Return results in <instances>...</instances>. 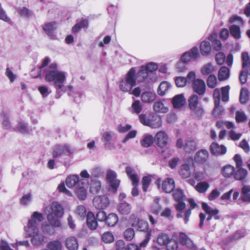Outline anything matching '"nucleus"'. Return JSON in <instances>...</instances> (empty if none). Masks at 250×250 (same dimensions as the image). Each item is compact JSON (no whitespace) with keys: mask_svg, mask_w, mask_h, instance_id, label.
<instances>
[{"mask_svg":"<svg viewBox=\"0 0 250 250\" xmlns=\"http://www.w3.org/2000/svg\"><path fill=\"white\" fill-rule=\"evenodd\" d=\"M43 220L42 214L35 211L31 215L27 226L24 227L27 235L31 238V243L34 246H40L44 243L45 237L40 232L38 228L39 223Z\"/></svg>","mask_w":250,"mask_h":250,"instance_id":"f257e3e1","label":"nucleus"},{"mask_svg":"<svg viewBox=\"0 0 250 250\" xmlns=\"http://www.w3.org/2000/svg\"><path fill=\"white\" fill-rule=\"evenodd\" d=\"M66 78V73L58 70L56 63H51L46 70L45 80L47 82L53 83L56 89V98H60L64 91V83Z\"/></svg>","mask_w":250,"mask_h":250,"instance_id":"f03ea898","label":"nucleus"},{"mask_svg":"<svg viewBox=\"0 0 250 250\" xmlns=\"http://www.w3.org/2000/svg\"><path fill=\"white\" fill-rule=\"evenodd\" d=\"M47 214L48 222L54 227H60L61 225L59 218L62 217L64 213V210L61 204L57 202H53L45 209Z\"/></svg>","mask_w":250,"mask_h":250,"instance_id":"7ed1b4c3","label":"nucleus"},{"mask_svg":"<svg viewBox=\"0 0 250 250\" xmlns=\"http://www.w3.org/2000/svg\"><path fill=\"white\" fill-rule=\"evenodd\" d=\"M188 83H192V88L194 91L199 95H203L205 93L206 86L204 81L200 79H196V74L194 71L189 72L187 75Z\"/></svg>","mask_w":250,"mask_h":250,"instance_id":"20e7f679","label":"nucleus"},{"mask_svg":"<svg viewBox=\"0 0 250 250\" xmlns=\"http://www.w3.org/2000/svg\"><path fill=\"white\" fill-rule=\"evenodd\" d=\"M202 207L204 210L206 212L207 214L208 215V216L206 218V214L200 213L199 214L200 218V223L199 227L200 228H202L204 225V221L205 219L206 218V221L208 222H209V221L211 219V218L213 217L215 220L220 219V216L218 215L219 210L216 208H212L210 207L208 204L206 203H203L202 204Z\"/></svg>","mask_w":250,"mask_h":250,"instance_id":"39448f33","label":"nucleus"},{"mask_svg":"<svg viewBox=\"0 0 250 250\" xmlns=\"http://www.w3.org/2000/svg\"><path fill=\"white\" fill-rule=\"evenodd\" d=\"M135 73V69L134 68H131L127 73L125 79L120 82V87L123 91L129 92L135 86L136 83Z\"/></svg>","mask_w":250,"mask_h":250,"instance_id":"423d86ee","label":"nucleus"},{"mask_svg":"<svg viewBox=\"0 0 250 250\" xmlns=\"http://www.w3.org/2000/svg\"><path fill=\"white\" fill-rule=\"evenodd\" d=\"M156 242L160 246H166L167 250H177V243L170 239L166 233H159L157 237Z\"/></svg>","mask_w":250,"mask_h":250,"instance_id":"0eeeda50","label":"nucleus"},{"mask_svg":"<svg viewBox=\"0 0 250 250\" xmlns=\"http://www.w3.org/2000/svg\"><path fill=\"white\" fill-rule=\"evenodd\" d=\"M173 197L176 202L175 208L177 211L176 216L177 218L183 217V210L185 209L186 205L184 202V195L182 190L176 189L173 193Z\"/></svg>","mask_w":250,"mask_h":250,"instance_id":"6e6552de","label":"nucleus"},{"mask_svg":"<svg viewBox=\"0 0 250 250\" xmlns=\"http://www.w3.org/2000/svg\"><path fill=\"white\" fill-rule=\"evenodd\" d=\"M199 97L196 94L192 95L188 99L190 109L198 117H201L204 112L202 107L198 105Z\"/></svg>","mask_w":250,"mask_h":250,"instance_id":"1a4fd4ad","label":"nucleus"},{"mask_svg":"<svg viewBox=\"0 0 250 250\" xmlns=\"http://www.w3.org/2000/svg\"><path fill=\"white\" fill-rule=\"evenodd\" d=\"M126 172L127 176L131 180L132 185L134 186L131 191V194L133 196H136L139 194V190L136 187L138 185L139 178L135 170L130 167H127L126 168Z\"/></svg>","mask_w":250,"mask_h":250,"instance_id":"9d476101","label":"nucleus"},{"mask_svg":"<svg viewBox=\"0 0 250 250\" xmlns=\"http://www.w3.org/2000/svg\"><path fill=\"white\" fill-rule=\"evenodd\" d=\"M94 206L99 209H103L106 208L109 204L108 198L105 195L95 197L93 200Z\"/></svg>","mask_w":250,"mask_h":250,"instance_id":"9b49d317","label":"nucleus"},{"mask_svg":"<svg viewBox=\"0 0 250 250\" xmlns=\"http://www.w3.org/2000/svg\"><path fill=\"white\" fill-rule=\"evenodd\" d=\"M116 173L112 170H109L107 171L106 178L108 181L111 187L114 190V192H116L118 187L120 181L116 179Z\"/></svg>","mask_w":250,"mask_h":250,"instance_id":"f8f14e48","label":"nucleus"},{"mask_svg":"<svg viewBox=\"0 0 250 250\" xmlns=\"http://www.w3.org/2000/svg\"><path fill=\"white\" fill-rule=\"evenodd\" d=\"M10 111L3 108L0 113V118L2 127L6 129L11 128L12 125L9 120Z\"/></svg>","mask_w":250,"mask_h":250,"instance_id":"ddd939ff","label":"nucleus"},{"mask_svg":"<svg viewBox=\"0 0 250 250\" xmlns=\"http://www.w3.org/2000/svg\"><path fill=\"white\" fill-rule=\"evenodd\" d=\"M177 148L184 149L187 153H190L197 148L195 142H177Z\"/></svg>","mask_w":250,"mask_h":250,"instance_id":"4468645a","label":"nucleus"},{"mask_svg":"<svg viewBox=\"0 0 250 250\" xmlns=\"http://www.w3.org/2000/svg\"><path fill=\"white\" fill-rule=\"evenodd\" d=\"M83 181L82 180H80L79 177L77 175H70L68 176L65 180V184L66 186L69 188L80 186V185H83Z\"/></svg>","mask_w":250,"mask_h":250,"instance_id":"2eb2a0df","label":"nucleus"},{"mask_svg":"<svg viewBox=\"0 0 250 250\" xmlns=\"http://www.w3.org/2000/svg\"><path fill=\"white\" fill-rule=\"evenodd\" d=\"M208 157V152L206 149H201L196 153L194 160L196 163L202 165L207 162Z\"/></svg>","mask_w":250,"mask_h":250,"instance_id":"dca6fc26","label":"nucleus"},{"mask_svg":"<svg viewBox=\"0 0 250 250\" xmlns=\"http://www.w3.org/2000/svg\"><path fill=\"white\" fill-rule=\"evenodd\" d=\"M64 243L68 250H77L78 249V242L75 236L67 237L65 239Z\"/></svg>","mask_w":250,"mask_h":250,"instance_id":"f3484780","label":"nucleus"},{"mask_svg":"<svg viewBox=\"0 0 250 250\" xmlns=\"http://www.w3.org/2000/svg\"><path fill=\"white\" fill-rule=\"evenodd\" d=\"M175 188V182L173 179L167 178L163 181L162 188L166 193L171 192Z\"/></svg>","mask_w":250,"mask_h":250,"instance_id":"a211bd4d","label":"nucleus"},{"mask_svg":"<svg viewBox=\"0 0 250 250\" xmlns=\"http://www.w3.org/2000/svg\"><path fill=\"white\" fill-rule=\"evenodd\" d=\"M211 152L215 155L224 154L226 153V147L222 145H219L216 142H213L210 146Z\"/></svg>","mask_w":250,"mask_h":250,"instance_id":"6ab92c4d","label":"nucleus"},{"mask_svg":"<svg viewBox=\"0 0 250 250\" xmlns=\"http://www.w3.org/2000/svg\"><path fill=\"white\" fill-rule=\"evenodd\" d=\"M73 149L68 146H65L64 147L62 146H57L55 148L54 150L53 156L54 158H57V157L61 155L64 152H66L68 154H71L73 152Z\"/></svg>","mask_w":250,"mask_h":250,"instance_id":"aec40b11","label":"nucleus"},{"mask_svg":"<svg viewBox=\"0 0 250 250\" xmlns=\"http://www.w3.org/2000/svg\"><path fill=\"white\" fill-rule=\"evenodd\" d=\"M230 76V70L226 66H222L219 70L218 78L220 81L227 80Z\"/></svg>","mask_w":250,"mask_h":250,"instance_id":"412c9836","label":"nucleus"},{"mask_svg":"<svg viewBox=\"0 0 250 250\" xmlns=\"http://www.w3.org/2000/svg\"><path fill=\"white\" fill-rule=\"evenodd\" d=\"M87 225L88 228L91 230L96 229L98 227V223L92 212H88L87 214Z\"/></svg>","mask_w":250,"mask_h":250,"instance_id":"4be33fe9","label":"nucleus"},{"mask_svg":"<svg viewBox=\"0 0 250 250\" xmlns=\"http://www.w3.org/2000/svg\"><path fill=\"white\" fill-rule=\"evenodd\" d=\"M101 188V183L97 179L92 180L89 184V191L92 194L98 193Z\"/></svg>","mask_w":250,"mask_h":250,"instance_id":"5701e85b","label":"nucleus"},{"mask_svg":"<svg viewBox=\"0 0 250 250\" xmlns=\"http://www.w3.org/2000/svg\"><path fill=\"white\" fill-rule=\"evenodd\" d=\"M200 49L202 55L208 56L211 50L210 42L207 41H203L200 44Z\"/></svg>","mask_w":250,"mask_h":250,"instance_id":"b1692460","label":"nucleus"},{"mask_svg":"<svg viewBox=\"0 0 250 250\" xmlns=\"http://www.w3.org/2000/svg\"><path fill=\"white\" fill-rule=\"evenodd\" d=\"M150 76L148 72H146L145 66H142L137 74L136 79L138 82L147 81Z\"/></svg>","mask_w":250,"mask_h":250,"instance_id":"393cba45","label":"nucleus"},{"mask_svg":"<svg viewBox=\"0 0 250 250\" xmlns=\"http://www.w3.org/2000/svg\"><path fill=\"white\" fill-rule=\"evenodd\" d=\"M148 126L152 128H159L162 125V119L159 116H153L148 122Z\"/></svg>","mask_w":250,"mask_h":250,"instance_id":"a878e982","label":"nucleus"},{"mask_svg":"<svg viewBox=\"0 0 250 250\" xmlns=\"http://www.w3.org/2000/svg\"><path fill=\"white\" fill-rule=\"evenodd\" d=\"M153 109L156 112L166 113L168 110V107L161 101H156L153 104Z\"/></svg>","mask_w":250,"mask_h":250,"instance_id":"bb28decb","label":"nucleus"},{"mask_svg":"<svg viewBox=\"0 0 250 250\" xmlns=\"http://www.w3.org/2000/svg\"><path fill=\"white\" fill-rule=\"evenodd\" d=\"M14 129L23 134H29L31 132V129L28 127L27 124L23 121L19 122Z\"/></svg>","mask_w":250,"mask_h":250,"instance_id":"cd10ccee","label":"nucleus"},{"mask_svg":"<svg viewBox=\"0 0 250 250\" xmlns=\"http://www.w3.org/2000/svg\"><path fill=\"white\" fill-rule=\"evenodd\" d=\"M188 202L190 204V208L186 210L185 212L184 215H183L184 221L185 223H187L189 221V216L191 213V209L194 208L197 206V204H196V203L195 202L194 200L193 199H188Z\"/></svg>","mask_w":250,"mask_h":250,"instance_id":"c85d7f7f","label":"nucleus"},{"mask_svg":"<svg viewBox=\"0 0 250 250\" xmlns=\"http://www.w3.org/2000/svg\"><path fill=\"white\" fill-rule=\"evenodd\" d=\"M179 240L182 244L186 245L188 247H194L192 241L183 232L179 233Z\"/></svg>","mask_w":250,"mask_h":250,"instance_id":"c756f323","label":"nucleus"},{"mask_svg":"<svg viewBox=\"0 0 250 250\" xmlns=\"http://www.w3.org/2000/svg\"><path fill=\"white\" fill-rule=\"evenodd\" d=\"M185 99L183 94L176 95L172 100V104L174 108H180L184 105Z\"/></svg>","mask_w":250,"mask_h":250,"instance_id":"7c9ffc66","label":"nucleus"},{"mask_svg":"<svg viewBox=\"0 0 250 250\" xmlns=\"http://www.w3.org/2000/svg\"><path fill=\"white\" fill-rule=\"evenodd\" d=\"M248 171L243 168H237L234 174V178L236 180L243 181L247 176Z\"/></svg>","mask_w":250,"mask_h":250,"instance_id":"2f4dec72","label":"nucleus"},{"mask_svg":"<svg viewBox=\"0 0 250 250\" xmlns=\"http://www.w3.org/2000/svg\"><path fill=\"white\" fill-rule=\"evenodd\" d=\"M75 193L79 199L84 200L87 197V191L83 185L78 186L75 189Z\"/></svg>","mask_w":250,"mask_h":250,"instance_id":"473e14b6","label":"nucleus"},{"mask_svg":"<svg viewBox=\"0 0 250 250\" xmlns=\"http://www.w3.org/2000/svg\"><path fill=\"white\" fill-rule=\"evenodd\" d=\"M215 70L212 63L209 62L203 66L201 69V73L203 75H207L214 72Z\"/></svg>","mask_w":250,"mask_h":250,"instance_id":"72a5a7b5","label":"nucleus"},{"mask_svg":"<svg viewBox=\"0 0 250 250\" xmlns=\"http://www.w3.org/2000/svg\"><path fill=\"white\" fill-rule=\"evenodd\" d=\"M47 247L50 250H62V248L61 242L58 240L50 241Z\"/></svg>","mask_w":250,"mask_h":250,"instance_id":"f704fd0d","label":"nucleus"},{"mask_svg":"<svg viewBox=\"0 0 250 250\" xmlns=\"http://www.w3.org/2000/svg\"><path fill=\"white\" fill-rule=\"evenodd\" d=\"M155 94L152 92H145L141 95L142 100L145 103H150L154 101Z\"/></svg>","mask_w":250,"mask_h":250,"instance_id":"c9c22d12","label":"nucleus"},{"mask_svg":"<svg viewBox=\"0 0 250 250\" xmlns=\"http://www.w3.org/2000/svg\"><path fill=\"white\" fill-rule=\"evenodd\" d=\"M118 211L122 214H128L131 210L130 204L127 203H121L118 208Z\"/></svg>","mask_w":250,"mask_h":250,"instance_id":"e433bc0d","label":"nucleus"},{"mask_svg":"<svg viewBox=\"0 0 250 250\" xmlns=\"http://www.w3.org/2000/svg\"><path fill=\"white\" fill-rule=\"evenodd\" d=\"M216 34H211L208 37V40L212 42V46L214 49L219 51L222 48V44L220 41L216 39Z\"/></svg>","mask_w":250,"mask_h":250,"instance_id":"4c0bfd02","label":"nucleus"},{"mask_svg":"<svg viewBox=\"0 0 250 250\" xmlns=\"http://www.w3.org/2000/svg\"><path fill=\"white\" fill-rule=\"evenodd\" d=\"M136 227L139 230L143 231L144 234L148 231L152 232L151 229H149L148 223L144 220H140Z\"/></svg>","mask_w":250,"mask_h":250,"instance_id":"58836bf2","label":"nucleus"},{"mask_svg":"<svg viewBox=\"0 0 250 250\" xmlns=\"http://www.w3.org/2000/svg\"><path fill=\"white\" fill-rule=\"evenodd\" d=\"M170 83L167 82H162L158 88V93L161 96H163L165 94L167 90L170 88Z\"/></svg>","mask_w":250,"mask_h":250,"instance_id":"ea45409f","label":"nucleus"},{"mask_svg":"<svg viewBox=\"0 0 250 250\" xmlns=\"http://www.w3.org/2000/svg\"><path fill=\"white\" fill-rule=\"evenodd\" d=\"M105 222L108 226L113 227L118 222V217L114 213H110L107 216Z\"/></svg>","mask_w":250,"mask_h":250,"instance_id":"a19ab883","label":"nucleus"},{"mask_svg":"<svg viewBox=\"0 0 250 250\" xmlns=\"http://www.w3.org/2000/svg\"><path fill=\"white\" fill-rule=\"evenodd\" d=\"M179 174L184 178L189 177L191 174L189 166L187 164L183 165L180 168Z\"/></svg>","mask_w":250,"mask_h":250,"instance_id":"79ce46f5","label":"nucleus"},{"mask_svg":"<svg viewBox=\"0 0 250 250\" xmlns=\"http://www.w3.org/2000/svg\"><path fill=\"white\" fill-rule=\"evenodd\" d=\"M131 111L132 113L139 114L142 110V105L139 100L134 101L131 105Z\"/></svg>","mask_w":250,"mask_h":250,"instance_id":"37998d69","label":"nucleus"},{"mask_svg":"<svg viewBox=\"0 0 250 250\" xmlns=\"http://www.w3.org/2000/svg\"><path fill=\"white\" fill-rule=\"evenodd\" d=\"M235 168L230 166L227 165L225 166L222 170V174L225 177H229L234 174Z\"/></svg>","mask_w":250,"mask_h":250,"instance_id":"c03bdc74","label":"nucleus"},{"mask_svg":"<svg viewBox=\"0 0 250 250\" xmlns=\"http://www.w3.org/2000/svg\"><path fill=\"white\" fill-rule=\"evenodd\" d=\"M240 102L242 104H246L249 100V92L247 88L241 89L239 97Z\"/></svg>","mask_w":250,"mask_h":250,"instance_id":"a18cd8bd","label":"nucleus"},{"mask_svg":"<svg viewBox=\"0 0 250 250\" xmlns=\"http://www.w3.org/2000/svg\"><path fill=\"white\" fill-rule=\"evenodd\" d=\"M230 34L235 39H238L241 37L240 27L236 25H232L229 28Z\"/></svg>","mask_w":250,"mask_h":250,"instance_id":"49530a36","label":"nucleus"},{"mask_svg":"<svg viewBox=\"0 0 250 250\" xmlns=\"http://www.w3.org/2000/svg\"><path fill=\"white\" fill-rule=\"evenodd\" d=\"M209 184L206 182H202L198 183L195 187L196 190L200 193L205 192L209 188Z\"/></svg>","mask_w":250,"mask_h":250,"instance_id":"de8ad7c7","label":"nucleus"},{"mask_svg":"<svg viewBox=\"0 0 250 250\" xmlns=\"http://www.w3.org/2000/svg\"><path fill=\"white\" fill-rule=\"evenodd\" d=\"M207 85L208 87L213 88L217 84L216 77L214 75H210L207 80Z\"/></svg>","mask_w":250,"mask_h":250,"instance_id":"09e8293b","label":"nucleus"},{"mask_svg":"<svg viewBox=\"0 0 250 250\" xmlns=\"http://www.w3.org/2000/svg\"><path fill=\"white\" fill-rule=\"evenodd\" d=\"M56 23L54 22H49L45 24L43 27V30L46 34L50 35L56 29Z\"/></svg>","mask_w":250,"mask_h":250,"instance_id":"8fccbe9b","label":"nucleus"},{"mask_svg":"<svg viewBox=\"0 0 250 250\" xmlns=\"http://www.w3.org/2000/svg\"><path fill=\"white\" fill-rule=\"evenodd\" d=\"M135 236V231L133 229L129 228L126 229L124 232V237L127 241H131Z\"/></svg>","mask_w":250,"mask_h":250,"instance_id":"3c124183","label":"nucleus"},{"mask_svg":"<svg viewBox=\"0 0 250 250\" xmlns=\"http://www.w3.org/2000/svg\"><path fill=\"white\" fill-rule=\"evenodd\" d=\"M54 226H52L50 223L49 224H43L42 225L41 229L42 232L45 234H51L54 232V229H53Z\"/></svg>","mask_w":250,"mask_h":250,"instance_id":"603ef678","label":"nucleus"},{"mask_svg":"<svg viewBox=\"0 0 250 250\" xmlns=\"http://www.w3.org/2000/svg\"><path fill=\"white\" fill-rule=\"evenodd\" d=\"M175 84L177 87H183L186 86L187 83H188V79L183 77H177L175 79Z\"/></svg>","mask_w":250,"mask_h":250,"instance_id":"864d4df0","label":"nucleus"},{"mask_svg":"<svg viewBox=\"0 0 250 250\" xmlns=\"http://www.w3.org/2000/svg\"><path fill=\"white\" fill-rule=\"evenodd\" d=\"M190 55V57L192 60H196L200 57L199 53L198 48L196 46H194L188 51Z\"/></svg>","mask_w":250,"mask_h":250,"instance_id":"5fc2aeb1","label":"nucleus"},{"mask_svg":"<svg viewBox=\"0 0 250 250\" xmlns=\"http://www.w3.org/2000/svg\"><path fill=\"white\" fill-rule=\"evenodd\" d=\"M102 239L105 243H112L114 240L113 235L109 231L104 232L102 236Z\"/></svg>","mask_w":250,"mask_h":250,"instance_id":"6e6d98bb","label":"nucleus"},{"mask_svg":"<svg viewBox=\"0 0 250 250\" xmlns=\"http://www.w3.org/2000/svg\"><path fill=\"white\" fill-rule=\"evenodd\" d=\"M229 85L223 87L221 88L222 100L223 102H226L229 100Z\"/></svg>","mask_w":250,"mask_h":250,"instance_id":"4d7b16f0","label":"nucleus"},{"mask_svg":"<svg viewBox=\"0 0 250 250\" xmlns=\"http://www.w3.org/2000/svg\"><path fill=\"white\" fill-rule=\"evenodd\" d=\"M154 139L156 141H166L169 139V137L166 132L160 131L156 134Z\"/></svg>","mask_w":250,"mask_h":250,"instance_id":"13d9d810","label":"nucleus"},{"mask_svg":"<svg viewBox=\"0 0 250 250\" xmlns=\"http://www.w3.org/2000/svg\"><path fill=\"white\" fill-rule=\"evenodd\" d=\"M151 177L149 176H145L142 179V188L144 191L146 192L150 182Z\"/></svg>","mask_w":250,"mask_h":250,"instance_id":"bf43d9fd","label":"nucleus"},{"mask_svg":"<svg viewBox=\"0 0 250 250\" xmlns=\"http://www.w3.org/2000/svg\"><path fill=\"white\" fill-rule=\"evenodd\" d=\"M145 67L146 72H148L149 75H152V72L155 71L158 68V65L154 62H149Z\"/></svg>","mask_w":250,"mask_h":250,"instance_id":"052dcab7","label":"nucleus"},{"mask_svg":"<svg viewBox=\"0 0 250 250\" xmlns=\"http://www.w3.org/2000/svg\"><path fill=\"white\" fill-rule=\"evenodd\" d=\"M115 143L116 142H104V146L106 149L108 150L119 149L120 147Z\"/></svg>","mask_w":250,"mask_h":250,"instance_id":"680f3d73","label":"nucleus"},{"mask_svg":"<svg viewBox=\"0 0 250 250\" xmlns=\"http://www.w3.org/2000/svg\"><path fill=\"white\" fill-rule=\"evenodd\" d=\"M38 89L42 95L44 97L47 96L51 92L49 88L46 86H40Z\"/></svg>","mask_w":250,"mask_h":250,"instance_id":"e2e57ef3","label":"nucleus"},{"mask_svg":"<svg viewBox=\"0 0 250 250\" xmlns=\"http://www.w3.org/2000/svg\"><path fill=\"white\" fill-rule=\"evenodd\" d=\"M76 213L82 218L87 216L85 208L82 205H80L77 207Z\"/></svg>","mask_w":250,"mask_h":250,"instance_id":"0e129e2a","label":"nucleus"},{"mask_svg":"<svg viewBox=\"0 0 250 250\" xmlns=\"http://www.w3.org/2000/svg\"><path fill=\"white\" fill-rule=\"evenodd\" d=\"M18 12L21 16L24 17H29L32 15V12L24 7L20 8L18 9Z\"/></svg>","mask_w":250,"mask_h":250,"instance_id":"69168bd1","label":"nucleus"},{"mask_svg":"<svg viewBox=\"0 0 250 250\" xmlns=\"http://www.w3.org/2000/svg\"><path fill=\"white\" fill-rule=\"evenodd\" d=\"M235 119L237 122H242L246 120L247 117L244 112L237 111L236 112Z\"/></svg>","mask_w":250,"mask_h":250,"instance_id":"338daca9","label":"nucleus"},{"mask_svg":"<svg viewBox=\"0 0 250 250\" xmlns=\"http://www.w3.org/2000/svg\"><path fill=\"white\" fill-rule=\"evenodd\" d=\"M161 216L166 217L169 220L172 219L173 217L171 214V210L168 208H165L163 210L161 213Z\"/></svg>","mask_w":250,"mask_h":250,"instance_id":"774afa93","label":"nucleus"}]
</instances>
